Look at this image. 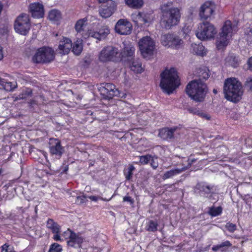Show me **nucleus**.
<instances>
[{
	"label": "nucleus",
	"instance_id": "obj_3",
	"mask_svg": "<svg viewBox=\"0 0 252 252\" xmlns=\"http://www.w3.org/2000/svg\"><path fill=\"white\" fill-rule=\"evenodd\" d=\"M160 77V86L163 92L169 94L180 85V80L175 68L165 70L161 73Z\"/></svg>",
	"mask_w": 252,
	"mask_h": 252
},
{
	"label": "nucleus",
	"instance_id": "obj_50",
	"mask_svg": "<svg viewBox=\"0 0 252 252\" xmlns=\"http://www.w3.org/2000/svg\"><path fill=\"white\" fill-rule=\"evenodd\" d=\"M188 111L190 113H192L194 115H199V110L197 109L193 108H188Z\"/></svg>",
	"mask_w": 252,
	"mask_h": 252
},
{
	"label": "nucleus",
	"instance_id": "obj_54",
	"mask_svg": "<svg viewBox=\"0 0 252 252\" xmlns=\"http://www.w3.org/2000/svg\"><path fill=\"white\" fill-rule=\"evenodd\" d=\"M198 115L202 118L206 119V120H209L210 118V117L209 116H208L207 114L203 113V112H201L200 111H199V114Z\"/></svg>",
	"mask_w": 252,
	"mask_h": 252
},
{
	"label": "nucleus",
	"instance_id": "obj_39",
	"mask_svg": "<svg viewBox=\"0 0 252 252\" xmlns=\"http://www.w3.org/2000/svg\"><path fill=\"white\" fill-rule=\"evenodd\" d=\"M17 85L16 82H6L4 85V88L7 91H12L17 87Z\"/></svg>",
	"mask_w": 252,
	"mask_h": 252
},
{
	"label": "nucleus",
	"instance_id": "obj_7",
	"mask_svg": "<svg viewBox=\"0 0 252 252\" xmlns=\"http://www.w3.org/2000/svg\"><path fill=\"white\" fill-rule=\"evenodd\" d=\"M217 31L213 25L209 22H203L200 24L196 35L198 38L204 40L214 38Z\"/></svg>",
	"mask_w": 252,
	"mask_h": 252
},
{
	"label": "nucleus",
	"instance_id": "obj_27",
	"mask_svg": "<svg viewBox=\"0 0 252 252\" xmlns=\"http://www.w3.org/2000/svg\"><path fill=\"white\" fill-rule=\"evenodd\" d=\"M48 17L51 21H58L61 19L62 14L59 10L53 9L49 12Z\"/></svg>",
	"mask_w": 252,
	"mask_h": 252
},
{
	"label": "nucleus",
	"instance_id": "obj_44",
	"mask_svg": "<svg viewBox=\"0 0 252 252\" xmlns=\"http://www.w3.org/2000/svg\"><path fill=\"white\" fill-rule=\"evenodd\" d=\"M226 228L230 232H233L236 229V226L235 224L232 223L228 222L226 223L225 225Z\"/></svg>",
	"mask_w": 252,
	"mask_h": 252
},
{
	"label": "nucleus",
	"instance_id": "obj_63",
	"mask_svg": "<svg viewBox=\"0 0 252 252\" xmlns=\"http://www.w3.org/2000/svg\"><path fill=\"white\" fill-rule=\"evenodd\" d=\"M19 97L20 98H24L25 97H23V96H20V95H19Z\"/></svg>",
	"mask_w": 252,
	"mask_h": 252
},
{
	"label": "nucleus",
	"instance_id": "obj_25",
	"mask_svg": "<svg viewBox=\"0 0 252 252\" xmlns=\"http://www.w3.org/2000/svg\"><path fill=\"white\" fill-rule=\"evenodd\" d=\"M173 36L174 34H166L161 36V41L162 44L164 46L170 47L171 45H172Z\"/></svg>",
	"mask_w": 252,
	"mask_h": 252
},
{
	"label": "nucleus",
	"instance_id": "obj_8",
	"mask_svg": "<svg viewBox=\"0 0 252 252\" xmlns=\"http://www.w3.org/2000/svg\"><path fill=\"white\" fill-rule=\"evenodd\" d=\"M14 26L17 33L24 35L27 34L31 28L29 15L24 13L21 14L15 20Z\"/></svg>",
	"mask_w": 252,
	"mask_h": 252
},
{
	"label": "nucleus",
	"instance_id": "obj_23",
	"mask_svg": "<svg viewBox=\"0 0 252 252\" xmlns=\"http://www.w3.org/2000/svg\"><path fill=\"white\" fill-rule=\"evenodd\" d=\"M187 169V168L186 167H184L182 168H176L167 171L165 172L163 174L162 179L163 180H165L170 178H172V177L185 171Z\"/></svg>",
	"mask_w": 252,
	"mask_h": 252
},
{
	"label": "nucleus",
	"instance_id": "obj_2",
	"mask_svg": "<svg viewBox=\"0 0 252 252\" xmlns=\"http://www.w3.org/2000/svg\"><path fill=\"white\" fill-rule=\"evenodd\" d=\"M208 92L206 84L201 79H194L187 85L186 92L195 102H203Z\"/></svg>",
	"mask_w": 252,
	"mask_h": 252
},
{
	"label": "nucleus",
	"instance_id": "obj_64",
	"mask_svg": "<svg viewBox=\"0 0 252 252\" xmlns=\"http://www.w3.org/2000/svg\"><path fill=\"white\" fill-rule=\"evenodd\" d=\"M9 252H16L14 250H11L9 251Z\"/></svg>",
	"mask_w": 252,
	"mask_h": 252
},
{
	"label": "nucleus",
	"instance_id": "obj_5",
	"mask_svg": "<svg viewBox=\"0 0 252 252\" xmlns=\"http://www.w3.org/2000/svg\"><path fill=\"white\" fill-rule=\"evenodd\" d=\"M235 29V26L230 21L227 20L224 23L216 39V46L219 50L223 49L228 45Z\"/></svg>",
	"mask_w": 252,
	"mask_h": 252
},
{
	"label": "nucleus",
	"instance_id": "obj_9",
	"mask_svg": "<svg viewBox=\"0 0 252 252\" xmlns=\"http://www.w3.org/2000/svg\"><path fill=\"white\" fill-rule=\"evenodd\" d=\"M138 44L141 53L144 58L153 54L155 43L150 37L147 36L142 37L140 39Z\"/></svg>",
	"mask_w": 252,
	"mask_h": 252
},
{
	"label": "nucleus",
	"instance_id": "obj_60",
	"mask_svg": "<svg viewBox=\"0 0 252 252\" xmlns=\"http://www.w3.org/2000/svg\"><path fill=\"white\" fill-rule=\"evenodd\" d=\"M107 0H98L99 2L100 3H101V2H105L106 1H107Z\"/></svg>",
	"mask_w": 252,
	"mask_h": 252
},
{
	"label": "nucleus",
	"instance_id": "obj_1",
	"mask_svg": "<svg viewBox=\"0 0 252 252\" xmlns=\"http://www.w3.org/2000/svg\"><path fill=\"white\" fill-rule=\"evenodd\" d=\"M161 16L160 23L166 29H170L177 25L181 18L180 10L173 6L172 1L163 3L160 6Z\"/></svg>",
	"mask_w": 252,
	"mask_h": 252
},
{
	"label": "nucleus",
	"instance_id": "obj_56",
	"mask_svg": "<svg viewBox=\"0 0 252 252\" xmlns=\"http://www.w3.org/2000/svg\"><path fill=\"white\" fill-rule=\"evenodd\" d=\"M248 63L250 69L252 70V57L249 59Z\"/></svg>",
	"mask_w": 252,
	"mask_h": 252
},
{
	"label": "nucleus",
	"instance_id": "obj_43",
	"mask_svg": "<svg viewBox=\"0 0 252 252\" xmlns=\"http://www.w3.org/2000/svg\"><path fill=\"white\" fill-rule=\"evenodd\" d=\"M150 162L151 166L154 169H156L158 168V164L157 158H154L151 156V159H150Z\"/></svg>",
	"mask_w": 252,
	"mask_h": 252
},
{
	"label": "nucleus",
	"instance_id": "obj_24",
	"mask_svg": "<svg viewBox=\"0 0 252 252\" xmlns=\"http://www.w3.org/2000/svg\"><path fill=\"white\" fill-rule=\"evenodd\" d=\"M190 50L191 53L198 55L203 56L205 54V48L202 44L192 43Z\"/></svg>",
	"mask_w": 252,
	"mask_h": 252
},
{
	"label": "nucleus",
	"instance_id": "obj_33",
	"mask_svg": "<svg viewBox=\"0 0 252 252\" xmlns=\"http://www.w3.org/2000/svg\"><path fill=\"white\" fill-rule=\"evenodd\" d=\"M222 208L220 206L217 207H212L209 211V214L212 216H217L221 214Z\"/></svg>",
	"mask_w": 252,
	"mask_h": 252
},
{
	"label": "nucleus",
	"instance_id": "obj_28",
	"mask_svg": "<svg viewBox=\"0 0 252 252\" xmlns=\"http://www.w3.org/2000/svg\"><path fill=\"white\" fill-rule=\"evenodd\" d=\"M130 67L131 70L136 73H141L143 70L141 63L139 60L133 61L130 65Z\"/></svg>",
	"mask_w": 252,
	"mask_h": 252
},
{
	"label": "nucleus",
	"instance_id": "obj_19",
	"mask_svg": "<svg viewBox=\"0 0 252 252\" xmlns=\"http://www.w3.org/2000/svg\"><path fill=\"white\" fill-rule=\"evenodd\" d=\"M178 127L176 126L172 127H164L159 129L158 136L163 140H169L174 138V135L177 132Z\"/></svg>",
	"mask_w": 252,
	"mask_h": 252
},
{
	"label": "nucleus",
	"instance_id": "obj_51",
	"mask_svg": "<svg viewBox=\"0 0 252 252\" xmlns=\"http://www.w3.org/2000/svg\"><path fill=\"white\" fill-rule=\"evenodd\" d=\"M88 197L92 200L93 201H97L98 200V199H102L103 200H105V201H109L110 200L111 198H110V199L107 200V199H103V198L102 197H98L97 196H88Z\"/></svg>",
	"mask_w": 252,
	"mask_h": 252
},
{
	"label": "nucleus",
	"instance_id": "obj_59",
	"mask_svg": "<svg viewBox=\"0 0 252 252\" xmlns=\"http://www.w3.org/2000/svg\"><path fill=\"white\" fill-rule=\"evenodd\" d=\"M213 92L214 94H217V90L216 89H214L213 90Z\"/></svg>",
	"mask_w": 252,
	"mask_h": 252
},
{
	"label": "nucleus",
	"instance_id": "obj_58",
	"mask_svg": "<svg viewBox=\"0 0 252 252\" xmlns=\"http://www.w3.org/2000/svg\"><path fill=\"white\" fill-rule=\"evenodd\" d=\"M189 160H190L191 163L194 162L196 161L195 158H190Z\"/></svg>",
	"mask_w": 252,
	"mask_h": 252
},
{
	"label": "nucleus",
	"instance_id": "obj_49",
	"mask_svg": "<svg viewBox=\"0 0 252 252\" xmlns=\"http://www.w3.org/2000/svg\"><path fill=\"white\" fill-rule=\"evenodd\" d=\"M18 77H19V78L23 79L24 81H26V82H31L32 81L31 78L29 76H28L26 75L21 74L19 75V76Z\"/></svg>",
	"mask_w": 252,
	"mask_h": 252
},
{
	"label": "nucleus",
	"instance_id": "obj_40",
	"mask_svg": "<svg viewBox=\"0 0 252 252\" xmlns=\"http://www.w3.org/2000/svg\"><path fill=\"white\" fill-rule=\"evenodd\" d=\"M136 18L140 21L143 22L144 23L148 22L149 19L148 16L142 12H139L136 15Z\"/></svg>",
	"mask_w": 252,
	"mask_h": 252
},
{
	"label": "nucleus",
	"instance_id": "obj_53",
	"mask_svg": "<svg viewBox=\"0 0 252 252\" xmlns=\"http://www.w3.org/2000/svg\"><path fill=\"white\" fill-rule=\"evenodd\" d=\"M123 201L124 202H128L131 204H133V202H134V200L130 196H125V197H124Z\"/></svg>",
	"mask_w": 252,
	"mask_h": 252
},
{
	"label": "nucleus",
	"instance_id": "obj_41",
	"mask_svg": "<svg viewBox=\"0 0 252 252\" xmlns=\"http://www.w3.org/2000/svg\"><path fill=\"white\" fill-rule=\"evenodd\" d=\"M74 233L71 229L68 228L66 230L61 233V237H63L65 240H69L72 235Z\"/></svg>",
	"mask_w": 252,
	"mask_h": 252
},
{
	"label": "nucleus",
	"instance_id": "obj_30",
	"mask_svg": "<svg viewBox=\"0 0 252 252\" xmlns=\"http://www.w3.org/2000/svg\"><path fill=\"white\" fill-rule=\"evenodd\" d=\"M72 52L76 55H79L82 52L83 46L82 40L78 39L72 45Z\"/></svg>",
	"mask_w": 252,
	"mask_h": 252
},
{
	"label": "nucleus",
	"instance_id": "obj_47",
	"mask_svg": "<svg viewBox=\"0 0 252 252\" xmlns=\"http://www.w3.org/2000/svg\"><path fill=\"white\" fill-rule=\"evenodd\" d=\"M246 38L248 42L252 43V30H249L246 33Z\"/></svg>",
	"mask_w": 252,
	"mask_h": 252
},
{
	"label": "nucleus",
	"instance_id": "obj_16",
	"mask_svg": "<svg viewBox=\"0 0 252 252\" xmlns=\"http://www.w3.org/2000/svg\"><path fill=\"white\" fill-rule=\"evenodd\" d=\"M116 9V4L113 1H109L106 4L102 5L99 10L101 17L104 18L109 17Z\"/></svg>",
	"mask_w": 252,
	"mask_h": 252
},
{
	"label": "nucleus",
	"instance_id": "obj_57",
	"mask_svg": "<svg viewBox=\"0 0 252 252\" xmlns=\"http://www.w3.org/2000/svg\"><path fill=\"white\" fill-rule=\"evenodd\" d=\"M3 58L2 53V48L0 46V61Z\"/></svg>",
	"mask_w": 252,
	"mask_h": 252
},
{
	"label": "nucleus",
	"instance_id": "obj_26",
	"mask_svg": "<svg viewBox=\"0 0 252 252\" xmlns=\"http://www.w3.org/2000/svg\"><path fill=\"white\" fill-rule=\"evenodd\" d=\"M126 3L130 7L138 9L143 4V0H125Z\"/></svg>",
	"mask_w": 252,
	"mask_h": 252
},
{
	"label": "nucleus",
	"instance_id": "obj_62",
	"mask_svg": "<svg viewBox=\"0 0 252 252\" xmlns=\"http://www.w3.org/2000/svg\"><path fill=\"white\" fill-rule=\"evenodd\" d=\"M2 82V79L0 77V84H1Z\"/></svg>",
	"mask_w": 252,
	"mask_h": 252
},
{
	"label": "nucleus",
	"instance_id": "obj_36",
	"mask_svg": "<svg viewBox=\"0 0 252 252\" xmlns=\"http://www.w3.org/2000/svg\"><path fill=\"white\" fill-rule=\"evenodd\" d=\"M135 168L132 165H130L127 169L124 170V174L127 180H129L131 178L132 172Z\"/></svg>",
	"mask_w": 252,
	"mask_h": 252
},
{
	"label": "nucleus",
	"instance_id": "obj_12",
	"mask_svg": "<svg viewBox=\"0 0 252 252\" xmlns=\"http://www.w3.org/2000/svg\"><path fill=\"white\" fill-rule=\"evenodd\" d=\"M132 24L126 19H120L115 25L116 32L122 35H127L131 33L132 31Z\"/></svg>",
	"mask_w": 252,
	"mask_h": 252
},
{
	"label": "nucleus",
	"instance_id": "obj_13",
	"mask_svg": "<svg viewBox=\"0 0 252 252\" xmlns=\"http://www.w3.org/2000/svg\"><path fill=\"white\" fill-rule=\"evenodd\" d=\"M100 94L107 99H111L118 94V91L115 86L111 83H106L100 87Z\"/></svg>",
	"mask_w": 252,
	"mask_h": 252
},
{
	"label": "nucleus",
	"instance_id": "obj_48",
	"mask_svg": "<svg viewBox=\"0 0 252 252\" xmlns=\"http://www.w3.org/2000/svg\"><path fill=\"white\" fill-rule=\"evenodd\" d=\"M246 87L252 91V79L248 78L246 82Z\"/></svg>",
	"mask_w": 252,
	"mask_h": 252
},
{
	"label": "nucleus",
	"instance_id": "obj_42",
	"mask_svg": "<svg viewBox=\"0 0 252 252\" xmlns=\"http://www.w3.org/2000/svg\"><path fill=\"white\" fill-rule=\"evenodd\" d=\"M199 79H201V81L206 80L209 77V73L206 70H201L200 71L199 75Z\"/></svg>",
	"mask_w": 252,
	"mask_h": 252
},
{
	"label": "nucleus",
	"instance_id": "obj_22",
	"mask_svg": "<svg viewBox=\"0 0 252 252\" xmlns=\"http://www.w3.org/2000/svg\"><path fill=\"white\" fill-rule=\"evenodd\" d=\"M72 46V43L71 40L69 38L63 37V40L60 41L58 48L61 53L66 54L69 53Z\"/></svg>",
	"mask_w": 252,
	"mask_h": 252
},
{
	"label": "nucleus",
	"instance_id": "obj_10",
	"mask_svg": "<svg viewBox=\"0 0 252 252\" xmlns=\"http://www.w3.org/2000/svg\"><path fill=\"white\" fill-rule=\"evenodd\" d=\"M119 53V50L113 46H108L104 47L100 52L98 59L101 62L113 61Z\"/></svg>",
	"mask_w": 252,
	"mask_h": 252
},
{
	"label": "nucleus",
	"instance_id": "obj_35",
	"mask_svg": "<svg viewBox=\"0 0 252 252\" xmlns=\"http://www.w3.org/2000/svg\"><path fill=\"white\" fill-rule=\"evenodd\" d=\"M62 246L57 243H54L50 246L48 252H62Z\"/></svg>",
	"mask_w": 252,
	"mask_h": 252
},
{
	"label": "nucleus",
	"instance_id": "obj_4",
	"mask_svg": "<svg viewBox=\"0 0 252 252\" xmlns=\"http://www.w3.org/2000/svg\"><path fill=\"white\" fill-rule=\"evenodd\" d=\"M223 92L227 100L235 102L241 99L243 93L241 83L235 78H231L225 80Z\"/></svg>",
	"mask_w": 252,
	"mask_h": 252
},
{
	"label": "nucleus",
	"instance_id": "obj_17",
	"mask_svg": "<svg viewBox=\"0 0 252 252\" xmlns=\"http://www.w3.org/2000/svg\"><path fill=\"white\" fill-rule=\"evenodd\" d=\"M47 228L54 234L53 239L56 241H63V238H61V227L56 221H47Z\"/></svg>",
	"mask_w": 252,
	"mask_h": 252
},
{
	"label": "nucleus",
	"instance_id": "obj_31",
	"mask_svg": "<svg viewBox=\"0 0 252 252\" xmlns=\"http://www.w3.org/2000/svg\"><path fill=\"white\" fill-rule=\"evenodd\" d=\"M183 44V40L180 39L178 36L174 35L172 41V45L170 47L179 48Z\"/></svg>",
	"mask_w": 252,
	"mask_h": 252
},
{
	"label": "nucleus",
	"instance_id": "obj_11",
	"mask_svg": "<svg viewBox=\"0 0 252 252\" xmlns=\"http://www.w3.org/2000/svg\"><path fill=\"white\" fill-rule=\"evenodd\" d=\"M215 6L210 1L205 2L200 7L199 16L202 20H210L214 13Z\"/></svg>",
	"mask_w": 252,
	"mask_h": 252
},
{
	"label": "nucleus",
	"instance_id": "obj_32",
	"mask_svg": "<svg viewBox=\"0 0 252 252\" xmlns=\"http://www.w3.org/2000/svg\"><path fill=\"white\" fill-rule=\"evenodd\" d=\"M87 18L78 20L75 25V29L78 32H81L83 30V27L86 25Z\"/></svg>",
	"mask_w": 252,
	"mask_h": 252
},
{
	"label": "nucleus",
	"instance_id": "obj_6",
	"mask_svg": "<svg viewBox=\"0 0 252 252\" xmlns=\"http://www.w3.org/2000/svg\"><path fill=\"white\" fill-rule=\"evenodd\" d=\"M54 50L49 47H43L38 49L32 57V61L36 63H49L54 59Z\"/></svg>",
	"mask_w": 252,
	"mask_h": 252
},
{
	"label": "nucleus",
	"instance_id": "obj_15",
	"mask_svg": "<svg viewBox=\"0 0 252 252\" xmlns=\"http://www.w3.org/2000/svg\"><path fill=\"white\" fill-rule=\"evenodd\" d=\"M109 33L110 30L109 27L106 25L102 26L98 32H94L91 30L88 31L89 37H94L99 41L104 39Z\"/></svg>",
	"mask_w": 252,
	"mask_h": 252
},
{
	"label": "nucleus",
	"instance_id": "obj_61",
	"mask_svg": "<svg viewBox=\"0 0 252 252\" xmlns=\"http://www.w3.org/2000/svg\"><path fill=\"white\" fill-rule=\"evenodd\" d=\"M183 31L185 33L186 32V29H185V28H183Z\"/></svg>",
	"mask_w": 252,
	"mask_h": 252
},
{
	"label": "nucleus",
	"instance_id": "obj_34",
	"mask_svg": "<svg viewBox=\"0 0 252 252\" xmlns=\"http://www.w3.org/2000/svg\"><path fill=\"white\" fill-rule=\"evenodd\" d=\"M231 246V244L229 241H225V242H222L220 244L214 246L212 248V250L214 252H217L223 247H229Z\"/></svg>",
	"mask_w": 252,
	"mask_h": 252
},
{
	"label": "nucleus",
	"instance_id": "obj_14",
	"mask_svg": "<svg viewBox=\"0 0 252 252\" xmlns=\"http://www.w3.org/2000/svg\"><path fill=\"white\" fill-rule=\"evenodd\" d=\"M49 144L50 153L60 158L63 152L60 141L57 139L50 138Z\"/></svg>",
	"mask_w": 252,
	"mask_h": 252
},
{
	"label": "nucleus",
	"instance_id": "obj_52",
	"mask_svg": "<svg viewBox=\"0 0 252 252\" xmlns=\"http://www.w3.org/2000/svg\"><path fill=\"white\" fill-rule=\"evenodd\" d=\"M9 246L7 244H5L3 245L1 247V252H9Z\"/></svg>",
	"mask_w": 252,
	"mask_h": 252
},
{
	"label": "nucleus",
	"instance_id": "obj_29",
	"mask_svg": "<svg viewBox=\"0 0 252 252\" xmlns=\"http://www.w3.org/2000/svg\"><path fill=\"white\" fill-rule=\"evenodd\" d=\"M123 54L128 57L132 56L134 53L135 48L131 44L124 43Z\"/></svg>",
	"mask_w": 252,
	"mask_h": 252
},
{
	"label": "nucleus",
	"instance_id": "obj_20",
	"mask_svg": "<svg viewBox=\"0 0 252 252\" xmlns=\"http://www.w3.org/2000/svg\"><path fill=\"white\" fill-rule=\"evenodd\" d=\"M212 190V187L204 183H199L196 184L194 189V192L200 195L207 196Z\"/></svg>",
	"mask_w": 252,
	"mask_h": 252
},
{
	"label": "nucleus",
	"instance_id": "obj_45",
	"mask_svg": "<svg viewBox=\"0 0 252 252\" xmlns=\"http://www.w3.org/2000/svg\"><path fill=\"white\" fill-rule=\"evenodd\" d=\"M87 196L85 195L77 196L76 198V202L79 204H82L87 201Z\"/></svg>",
	"mask_w": 252,
	"mask_h": 252
},
{
	"label": "nucleus",
	"instance_id": "obj_46",
	"mask_svg": "<svg viewBox=\"0 0 252 252\" xmlns=\"http://www.w3.org/2000/svg\"><path fill=\"white\" fill-rule=\"evenodd\" d=\"M230 63L233 67H236L238 65V60L236 58L231 57L229 59Z\"/></svg>",
	"mask_w": 252,
	"mask_h": 252
},
{
	"label": "nucleus",
	"instance_id": "obj_37",
	"mask_svg": "<svg viewBox=\"0 0 252 252\" xmlns=\"http://www.w3.org/2000/svg\"><path fill=\"white\" fill-rule=\"evenodd\" d=\"M158 224L157 221H148L146 229L148 231H155L157 230Z\"/></svg>",
	"mask_w": 252,
	"mask_h": 252
},
{
	"label": "nucleus",
	"instance_id": "obj_18",
	"mask_svg": "<svg viewBox=\"0 0 252 252\" xmlns=\"http://www.w3.org/2000/svg\"><path fill=\"white\" fill-rule=\"evenodd\" d=\"M30 11L32 16L35 18H42L44 15L43 5L39 2H34L30 5Z\"/></svg>",
	"mask_w": 252,
	"mask_h": 252
},
{
	"label": "nucleus",
	"instance_id": "obj_55",
	"mask_svg": "<svg viewBox=\"0 0 252 252\" xmlns=\"http://www.w3.org/2000/svg\"><path fill=\"white\" fill-rule=\"evenodd\" d=\"M32 91L31 89H27L25 92V94L27 96H30L32 95Z\"/></svg>",
	"mask_w": 252,
	"mask_h": 252
},
{
	"label": "nucleus",
	"instance_id": "obj_38",
	"mask_svg": "<svg viewBox=\"0 0 252 252\" xmlns=\"http://www.w3.org/2000/svg\"><path fill=\"white\" fill-rule=\"evenodd\" d=\"M151 159V155H146L139 157V162L141 164H146L149 163Z\"/></svg>",
	"mask_w": 252,
	"mask_h": 252
},
{
	"label": "nucleus",
	"instance_id": "obj_21",
	"mask_svg": "<svg viewBox=\"0 0 252 252\" xmlns=\"http://www.w3.org/2000/svg\"><path fill=\"white\" fill-rule=\"evenodd\" d=\"M83 238L79 233H73L70 239L67 241V245L73 248H79L83 242Z\"/></svg>",
	"mask_w": 252,
	"mask_h": 252
}]
</instances>
